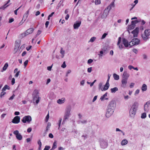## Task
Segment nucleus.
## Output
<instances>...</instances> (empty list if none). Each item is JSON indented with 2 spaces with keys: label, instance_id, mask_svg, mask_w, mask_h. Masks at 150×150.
Here are the masks:
<instances>
[{
  "label": "nucleus",
  "instance_id": "nucleus-1",
  "mask_svg": "<svg viewBox=\"0 0 150 150\" xmlns=\"http://www.w3.org/2000/svg\"><path fill=\"white\" fill-rule=\"evenodd\" d=\"M139 103L137 101L135 102L132 105L129 110L130 117H133L135 115L138 108Z\"/></svg>",
  "mask_w": 150,
  "mask_h": 150
},
{
  "label": "nucleus",
  "instance_id": "nucleus-2",
  "mask_svg": "<svg viewBox=\"0 0 150 150\" xmlns=\"http://www.w3.org/2000/svg\"><path fill=\"white\" fill-rule=\"evenodd\" d=\"M71 108L70 107L66 109L62 122V124H64L65 121L69 119L71 115Z\"/></svg>",
  "mask_w": 150,
  "mask_h": 150
},
{
  "label": "nucleus",
  "instance_id": "nucleus-3",
  "mask_svg": "<svg viewBox=\"0 0 150 150\" xmlns=\"http://www.w3.org/2000/svg\"><path fill=\"white\" fill-rule=\"evenodd\" d=\"M150 35V30L146 29L144 30V33L141 35V37L143 40L146 41L149 38V36Z\"/></svg>",
  "mask_w": 150,
  "mask_h": 150
},
{
  "label": "nucleus",
  "instance_id": "nucleus-4",
  "mask_svg": "<svg viewBox=\"0 0 150 150\" xmlns=\"http://www.w3.org/2000/svg\"><path fill=\"white\" fill-rule=\"evenodd\" d=\"M140 42V40L137 38H134L131 41L129 42V45L130 47L135 45H139Z\"/></svg>",
  "mask_w": 150,
  "mask_h": 150
},
{
  "label": "nucleus",
  "instance_id": "nucleus-5",
  "mask_svg": "<svg viewBox=\"0 0 150 150\" xmlns=\"http://www.w3.org/2000/svg\"><path fill=\"white\" fill-rule=\"evenodd\" d=\"M31 120V117L30 115L24 116L22 120V121L23 123H25L27 122L28 123H30Z\"/></svg>",
  "mask_w": 150,
  "mask_h": 150
},
{
  "label": "nucleus",
  "instance_id": "nucleus-6",
  "mask_svg": "<svg viewBox=\"0 0 150 150\" xmlns=\"http://www.w3.org/2000/svg\"><path fill=\"white\" fill-rule=\"evenodd\" d=\"M116 106V102L114 100H111L109 103L107 108L114 110Z\"/></svg>",
  "mask_w": 150,
  "mask_h": 150
},
{
  "label": "nucleus",
  "instance_id": "nucleus-7",
  "mask_svg": "<svg viewBox=\"0 0 150 150\" xmlns=\"http://www.w3.org/2000/svg\"><path fill=\"white\" fill-rule=\"evenodd\" d=\"M114 110L107 108L106 112L105 114V116L109 118L113 114L114 112Z\"/></svg>",
  "mask_w": 150,
  "mask_h": 150
},
{
  "label": "nucleus",
  "instance_id": "nucleus-8",
  "mask_svg": "<svg viewBox=\"0 0 150 150\" xmlns=\"http://www.w3.org/2000/svg\"><path fill=\"white\" fill-rule=\"evenodd\" d=\"M13 134L16 135V137L17 139L21 140L22 139V136L21 134L19 133L18 131L16 130L13 132Z\"/></svg>",
  "mask_w": 150,
  "mask_h": 150
},
{
  "label": "nucleus",
  "instance_id": "nucleus-9",
  "mask_svg": "<svg viewBox=\"0 0 150 150\" xmlns=\"http://www.w3.org/2000/svg\"><path fill=\"white\" fill-rule=\"evenodd\" d=\"M20 117L18 116H15L12 121V122L14 124H18L20 121Z\"/></svg>",
  "mask_w": 150,
  "mask_h": 150
},
{
  "label": "nucleus",
  "instance_id": "nucleus-10",
  "mask_svg": "<svg viewBox=\"0 0 150 150\" xmlns=\"http://www.w3.org/2000/svg\"><path fill=\"white\" fill-rule=\"evenodd\" d=\"M139 32V28L138 27H137L132 32V33L133 34V37L134 38L137 37Z\"/></svg>",
  "mask_w": 150,
  "mask_h": 150
},
{
  "label": "nucleus",
  "instance_id": "nucleus-11",
  "mask_svg": "<svg viewBox=\"0 0 150 150\" xmlns=\"http://www.w3.org/2000/svg\"><path fill=\"white\" fill-rule=\"evenodd\" d=\"M33 103H34L35 102L36 104H37L38 103L40 99V98L39 96H33Z\"/></svg>",
  "mask_w": 150,
  "mask_h": 150
},
{
  "label": "nucleus",
  "instance_id": "nucleus-12",
  "mask_svg": "<svg viewBox=\"0 0 150 150\" xmlns=\"http://www.w3.org/2000/svg\"><path fill=\"white\" fill-rule=\"evenodd\" d=\"M121 41V37H119L118 38V40L117 44V45L118 46L120 50L122 49L124 47L123 45L122 44H120Z\"/></svg>",
  "mask_w": 150,
  "mask_h": 150
},
{
  "label": "nucleus",
  "instance_id": "nucleus-13",
  "mask_svg": "<svg viewBox=\"0 0 150 150\" xmlns=\"http://www.w3.org/2000/svg\"><path fill=\"white\" fill-rule=\"evenodd\" d=\"M109 11V10L106 8L104 10L103 13L101 16V18H105L108 15Z\"/></svg>",
  "mask_w": 150,
  "mask_h": 150
},
{
  "label": "nucleus",
  "instance_id": "nucleus-14",
  "mask_svg": "<svg viewBox=\"0 0 150 150\" xmlns=\"http://www.w3.org/2000/svg\"><path fill=\"white\" fill-rule=\"evenodd\" d=\"M121 86L123 88H125L127 83V79H126L122 78L121 81Z\"/></svg>",
  "mask_w": 150,
  "mask_h": 150
},
{
  "label": "nucleus",
  "instance_id": "nucleus-15",
  "mask_svg": "<svg viewBox=\"0 0 150 150\" xmlns=\"http://www.w3.org/2000/svg\"><path fill=\"white\" fill-rule=\"evenodd\" d=\"M122 43L125 47H127L129 45L127 40L124 38L122 39Z\"/></svg>",
  "mask_w": 150,
  "mask_h": 150
},
{
  "label": "nucleus",
  "instance_id": "nucleus-16",
  "mask_svg": "<svg viewBox=\"0 0 150 150\" xmlns=\"http://www.w3.org/2000/svg\"><path fill=\"white\" fill-rule=\"evenodd\" d=\"M115 0H114V1L113 2H112L110 5L108 6L107 8H106L107 9H108L109 11L112 8H113L115 6L114 2Z\"/></svg>",
  "mask_w": 150,
  "mask_h": 150
},
{
  "label": "nucleus",
  "instance_id": "nucleus-17",
  "mask_svg": "<svg viewBox=\"0 0 150 150\" xmlns=\"http://www.w3.org/2000/svg\"><path fill=\"white\" fill-rule=\"evenodd\" d=\"M129 76V74L127 73V71H124L123 74L122 78L126 79H127Z\"/></svg>",
  "mask_w": 150,
  "mask_h": 150
},
{
  "label": "nucleus",
  "instance_id": "nucleus-18",
  "mask_svg": "<svg viewBox=\"0 0 150 150\" xmlns=\"http://www.w3.org/2000/svg\"><path fill=\"white\" fill-rule=\"evenodd\" d=\"M81 21L79 22V23H76L74 25V29H78L79 27L80 26L81 24Z\"/></svg>",
  "mask_w": 150,
  "mask_h": 150
},
{
  "label": "nucleus",
  "instance_id": "nucleus-19",
  "mask_svg": "<svg viewBox=\"0 0 150 150\" xmlns=\"http://www.w3.org/2000/svg\"><path fill=\"white\" fill-rule=\"evenodd\" d=\"M34 29L33 28H30L29 29L27 30L25 32L26 33V34L28 35L29 34H30L32 33L34 31Z\"/></svg>",
  "mask_w": 150,
  "mask_h": 150
},
{
  "label": "nucleus",
  "instance_id": "nucleus-20",
  "mask_svg": "<svg viewBox=\"0 0 150 150\" xmlns=\"http://www.w3.org/2000/svg\"><path fill=\"white\" fill-rule=\"evenodd\" d=\"M65 101V99L64 98H62L61 99H59L57 101V102L59 104L63 103Z\"/></svg>",
  "mask_w": 150,
  "mask_h": 150
},
{
  "label": "nucleus",
  "instance_id": "nucleus-21",
  "mask_svg": "<svg viewBox=\"0 0 150 150\" xmlns=\"http://www.w3.org/2000/svg\"><path fill=\"white\" fill-rule=\"evenodd\" d=\"M100 146L102 148H105L107 147V143L105 142L102 141L100 143Z\"/></svg>",
  "mask_w": 150,
  "mask_h": 150
},
{
  "label": "nucleus",
  "instance_id": "nucleus-22",
  "mask_svg": "<svg viewBox=\"0 0 150 150\" xmlns=\"http://www.w3.org/2000/svg\"><path fill=\"white\" fill-rule=\"evenodd\" d=\"M110 86L109 84L106 83L104 86L103 89H101L102 91H105L108 89Z\"/></svg>",
  "mask_w": 150,
  "mask_h": 150
},
{
  "label": "nucleus",
  "instance_id": "nucleus-23",
  "mask_svg": "<svg viewBox=\"0 0 150 150\" xmlns=\"http://www.w3.org/2000/svg\"><path fill=\"white\" fill-rule=\"evenodd\" d=\"M107 93H106L104 95H103L102 96H101L100 98V100L101 101H103L104 100H108V98H105V97L107 96Z\"/></svg>",
  "mask_w": 150,
  "mask_h": 150
},
{
  "label": "nucleus",
  "instance_id": "nucleus-24",
  "mask_svg": "<svg viewBox=\"0 0 150 150\" xmlns=\"http://www.w3.org/2000/svg\"><path fill=\"white\" fill-rule=\"evenodd\" d=\"M144 110L145 111L148 112L149 110V105L146 103L144 106Z\"/></svg>",
  "mask_w": 150,
  "mask_h": 150
},
{
  "label": "nucleus",
  "instance_id": "nucleus-25",
  "mask_svg": "<svg viewBox=\"0 0 150 150\" xmlns=\"http://www.w3.org/2000/svg\"><path fill=\"white\" fill-rule=\"evenodd\" d=\"M118 88L117 87H115L110 89L111 92L112 93H115L116 91H118Z\"/></svg>",
  "mask_w": 150,
  "mask_h": 150
},
{
  "label": "nucleus",
  "instance_id": "nucleus-26",
  "mask_svg": "<svg viewBox=\"0 0 150 150\" xmlns=\"http://www.w3.org/2000/svg\"><path fill=\"white\" fill-rule=\"evenodd\" d=\"M38 93L39 92L37 90H35L33 93V96H39L38 95Z\"/></svg>",
  "mask_w": 150,
  "mask_h": 150
},
{
  "label": "nucleus",
  "instance_id": "nucleus-27",
  "mask_svg": "<svg viewBox=\"0 0 150 150\" xmlns=\"http://www.w3.org/2000/svg\"><path fill=\"white\" fill-rule=\"evenodd\" d=\"M128 143V141L126 139H123L122 140V141L121 142V144L122 145H124L127 144Z\"/></svg>",
  "mask_w": 150,
  "mask_h": 150
},
{
  "label": "nucleus",
  "instance_id": "nucleus-28",
  "mask_svg": "<svg viewBox=\"0 0 150 150\" xmlns=\"http://www.w3.org/2000/svg\"><path fill=\"white\" fill-rule=\"evenodd\" d=\"M147 89V86L145 84H143L142 87V91H146Z\"/></svg>",
  "mask_w": 150,
  "mask_h": 150
},
{
  "label": "nucleus",
  "instance_id": "nucleus-29",
  "mask_svg": "<svg viewBox=\"0 0 150 150\" xmlns=\"http://www.w3.org/2000/svg\"><path fill=\"white\" fill-rule=\"evenodd\" d=\"M57 143L55 142H54L53 144L52 148L50 150H53L57 148Z\"/></svg>",
  "mask_w": 150,
  "mask_h": 150
},
{
  "label": "nucleus",
  "instance_id": "nucleus-30",
  "mask_svg": "<svg viewBox=\"0 0 150 150\" xmlns=\"http://www.w3.org/2000/svg\"><path fill=\"white\" fill-rule=\"evenodd\" d=\"M113 76L115 80H118L119 79V76L115 74H113Z\"/></svg>",
  "mask_w": 150,
  "mask_h": 150
},
{
  "label": "nucleus",
  "instance_id": "nucleus-31",
  "mask_svg": "<svg viewBox=\"0 0 150 150\" xmlns=\"http://www.w3.org/2000/svg\"><path fill=\"white\" fill-rule=\"evenodd\" d=\"M8 66V64L7 63H6L4 65V67L3 68V70L5 71Z\"/></svg>",
  "mask_w": 150,
  "mask_h": 150
},
{
  "label": "nucleus",
  "instance_id": "nucleus-32",
  "mask_svg": "<svg viewBox=\"0 0 150 150\" xmlns=\"http://www.w3.org/2000/svg\"><path fill=\"white\" fill-rule=\"evenodd\" d=\"M96 39V38L95 37H92L90 39V40L88 41V42H93Z\"/></svg>",
  "mask_w": 150,
  "mask_h": 150
},
{
  "label": "nucleus",
  "instance_id": "nucleus-33",
  "mask_svg": "<svg viewBox=\"0 0 150 150\" xmlns=\"http://www.w3.org/2000/svg\"><path fill=\"white\" fill-rule=\"evenodd\" d=\"M60 53L62 54V58H63L64 56V54L65 53V51L63 50L62 48H61L60 51Z\"/></svg>",
  "mask_w": 150,
  "mask_h": 150
},
{
  "label": "nucleus",
  "instance_id": "nucleus-34",
  "mask_svg": "<svg viewBox=\"0 0 150 150\" xmlns=\"http://www.w3.org/2000/svg\"><path fill=\"white\" fill-rule=\"evenodd\" d=\"M9 89V87L7 85H5L4 87L2 88V91H5L6 89Z\"/></svg>",
  "mask_w": 150,
  "mask_h": 150
},
{
  "label": "nucleus",
  "instance_id": "nucleus-35",
  "mask_svg": "<svg viewBox=\"0 0 150 150\" xmlns=\"http://www.w3.org/2000/svg\"><path fill=\"white\" fill-rule=\"evenodd\" d=\"M38 144L39 145V147L38 149L40 150L42 146V143L40 139L38 140Z\"/></svg>",
  "mask_w": 150,
  "mask_h": 150
},
{
  "label": "nucleus",
  "instance_id": "nucleus-36",
  "mask_svg": "<svg viewBox=\"0 0 150 150\" xmlns=\"http://www.w3.org/2000/svg\"><path fill=\"white\" fill-rule=\"evenodd\" d=\"M135 27V26L134 25L131 23V24L130 25H129L128 27V29L129 30H132Z\"/></svg>",
  "mask_w": 150,
  "mask_h": 150
},
{
  "label": "nucleus",
  "instance_id": "nucleus-37",
  "mask_svg": "<svg viewBox=\"0 0 150 150\" xmlns=\"http://www.w3.org/2000/svg\"><path fill=\"white\" fill-rule=\"evenodd\" d=\"M146 117V113H143L142 114L141 117L142 119H144Z\"/></svg>",
  "mask_w": 150,
  "mask_h": 150
},
{
  "label": "nucleus",
  "instance_id": "nucleus-38",
  "mask_svg": "<svg viewBox=\"0 0 150 150\" xmlns=\"http://www.w3.org/2000/svg\"><path fill=\"white\" fill-rule=\"evenodd\" d=\"M27 35L26 34V33L25 32L21 34L20 35V37L21 38H23Z\"/></svg>",
  "mask_w": 150,
  "mask_h": 150
},
{
  "label": "nucleus",
  "instance_id": "nucleus-39",
  "mask_svg": "<svg viewBox=\"0 0 150 150\" xmlns=\"http://www.w3.org/2000/svg\"><path fill=\"white\" fill-rule=\"evenodd\" d=\"M51 126V124L50 122H48L47 124V126L46 127V131H48L50 127Z\"/></svg>",
  "mask_w": 150,
  "mask_h": 150
},
{
  "label": "nucleus",
  "instance_id": "nucleus-40",
  "mask_svg": "<svg viewBox=\"0 0 150 150\" xmlns=\"http://www.w3.org/2000/svg\"><path fill=\"white\" fill-rule=\"evenodd\" d=\"M28 16V15H27V14H25L23 16V19H22L24 21H25L27 19Z\"/></svg>",
  "mask_w": 150,
  "mask_h": 150
},
{
  "label": "nucleus",
  "instance_id": "nucleus-41",
  "mask_svg": "<svg viewBox=\"0 0 150 150\" xmlns=\"http://www.w3.org/2000/svg\"><path fill=\"white\" fill-rule=\"evenodd\" d=\"M87 123L86 120H83L82 121H80L79 122V123H81L83 124H86Z\"/></svg>",
  "mask_w": 150,
  "mask_h": 150
},
{
  "label": "nucleus",
  "instance_id": "nucleus-42",
  "mask_svg": "<svg viewBox=\"0 0 150 150\" xmlns=\"http://www.w3.org/2000/svg\"><path fill=\"white\" fill-rule=\"evenodd\" d=\"M100 4V0H96L95 2V4L96 5H97L99 4Z\"/></svg>",
  "mask_w": 150,
  "mask_h": 150
},
{
  "label": "nucleus",
  "instance_id": "nucleus-43",
  "mask_svg": "<svg viewBox=\"0 0 150 150\" xmlns=\"http://www.w3.org/2000/svg\"><path fill=\"white\" fill-rule=\"evenodd\" d=\"M6 4H5L4 5H3V6L1 7L0 8V9H3V8L4 9V8H6V7H8V6L9 5H6Z\"/></svg>",
  "mask_w": 150,
  "mask_h": 150
},
{
  "label": "nucleus",
  "instance_id": "nucleus-44",
  "mask_svg": "<svg viewBox=\"0 0 150 150\" xmlns=\"http://www.w3.org/2000/svg\"><path fill=\"white\" fill-rule=\"evenodd\" d=\"M6 4H5L4 5H3V6L1 7L0 8V9H3V8L4 9V8H6V7H8V6L9 5H6Z\"/></svg>",
  "mask_w": 150,
  "mask_h": 150
},
{
  "label": "nucleus",
  "instance_id": "nucleus-45",
  "mask_svg": "<svg viewBox=\"0 0 150 150\" xmlns=\"http://www.w3.org/2000/svg\"><path fill=\"white\" fill-rule=\"evenodd\" d=\"M66 65L65 64V62H64L62 64V65L61 67L63 68H64L66 67Z\"/></svg>",
  "mask_w": 150,
  "mask_h": 150
},
{
  "label": "nucleus",
  "instance_id": "nucleus-46",
  "mask_svg": "<svg viewBox=\"0 0 150 150\" xmlns=\"http://www.w3.org/2000/svg\"><path fill=\"white\" fill-rule=\"evenodd\" d=\"M4 91H2V92L1 93L0 95V97L1 98H2V97L6 93L4 92Z\"/></svg>",
  "mask_w": 150,
  "mask_h": 150
},
{
  "label": "nucleus",
  "instance_id": "nucleus-47",
  "mask_svg": "<svg viewBox=\"0 0 150 150\" xmlns=\"http://www.w3.org/2000/svg\"><path fill=\"white\" fill-rule=\"evenodd\" d=\"M49 117V114H48L46 116V119L45 120V122H47L48 121V120Z\"/></svg>",
  "mask_w": 150,
  "mask_h": 150
},
{
  "label": "nucleus",
  "instance_id": "nucleus-48",
  "mask_svg": "<svg viewBox=\"0 0 150 150\" xmlns=\"http://www.w3.org/2000/svg\"><path fill=\"white\" fill-rule=\"evenodd\" d=\"M103 85V83H100L98 85V87L99 89H100L101 90V89H103V88H102L101 87H102Z\"/></svg>",
  "mask_w": 150,
  "mask_h": 150
},
{
  "label": "nucleus",
  "instance_id": "nucleus-49",
  "mask_svg": "<svg viewBox=\"0 0 150 150\" xmlns=\"http://www.w3.org/2000/svg\"><path fill=\"white\" fill-rule=\"evenodd\" d=\"M107 35V34L106 33H104L102 35L101 39H103L105 38L106 35Z\"/></svg>",
  "mask_w": 150,
  "mask_h": 150
},
{
  "label": "nucleus",
  "instance_id": "nucleus-50",
  "mask_svg": "<svg viewBox=\"0 0 150 150\" xmlns=\"http://www.w3.org/2000/svg\"><path fill=\"white\" fill-rule=\"evenodd\" d=\"M50 148L49 146H46L45 148L44 149V150H48Z\"/></svg>",
  "mask_w": 150,
  "mask_h": 150
},
{
  "label": "nucleus",
  "instance_id": "nucleus-51",
  "mask_svg": "<svg viewBox=\"0 0 150 150\" xmlns=\"http://www.w3.org/2000/svg\"><path fill=\"white\" fill-rule=\"evenodd\" d=\"M41 33V30H38V31L37 34H36L35 36V37H37L38 35H39Z\"/></svg>",
  "mask_w": 150,
  "mask_h": 150
},
{
  "label": "nucleus",
  "instance_id": "nucleus-52",
  "mask_svg": "<svg viewBox=\"0 0 150 150\" xmlns=\"http://www.w3.org/2000/svg\"><path fill=\"white\" fill-rule=\"evenodd\" d=\"M15 83V79L13 78L12 79L11 81V84L12 85H13Z\"/></svg>",
  "mask_w": 150,
  "mask_h": 150
},
{
  "label": "nucleus",
  "instance_id": "nucleus-53",
  "mask_svg": "<svg viewBox=\"0 0 150 150\" xmlns=\"http://www.w3.org/2000/svg\"><path fill=\"white\" fill-rule=\"evenodd\" d=\"M136 21H136V20L132 21L131 22V23L134 25L135 26V24L137 23Z\"/></svg>",
  "mask_w": 150,
  "mask_h": 150
},
{
  "label": "nucleus",
  "instance_id": "nucleus-54",
  "mask_svg": "<svg viewBox=\"0 0 150 150\" xmlns=\"http://www.w3.org/2000/svg\"><path fill=\"white\" fill-rule=\"evenodd\" d=\"M93 60L91 59H90L88 61V64H91L93 62Z\"/></svg>",
  "mask_w": 150,
  "mask_h": 150
},
{
  "label": "nucleus",
  "instance_id": "nucleus-55",
  "mask_svg": "<svg viewBox=\"0 0 150 150\" xmlns=\"http://www.w3.org/2000/svg\"><path fill=\"white\" fill-rule=\"evenodd\" d=\"M20 72V71H17V72L16 73V74L15 75V76L16 77H17L19 75V74Z\"/></svg>",
  "mask_w": 150,
  "mask_h": 150
},
{
  "label": "nucleus",
  "instance_id": "nucleus-56",
  "mask_svg": "<svg viewBox=\"0 0 150 150\" xmlns=\"http://www.w3.org/2000/svg\"><path fill=\"white\" fill-rule=\"evenodd\" d=\"M52 65L51 66L48 67H47V69L49 71H51V69L52 67Z\"/></svg>",
  "mask_w": 150,
  "mask_h": 150
},
{
  "label": "nucleus",
  "instance_id": "nucleus-57",
  "mask_svg": "<svg viewBox=\"0 0 150 150\" xmlns=\"http://www.w3.org/2000/svg\"><path fill=\"white\" fill-rule=\"evenodd\" d=\"M92 67H90L88 69V72L89 73H90L92 71Z\"/></svg>",
  "mask_w": 150,
  "mask_h": 150
},
{
  "label": "nucleus",
  "instance_id": "nucleus-58",
  "mask_svg": "<svg viewBox=\"0 0 150 150\" xmlns=\"http://www.w3.org/2000/svg\"><path fill=\"white\" fill-rule=\"evenodd\" d=\"M134 83H131L129 86V87L130 88H133L134 86Z\"/></svg>",
  "mask_w": 150,
  "mask_h": 150
},
{
  "label": "nucleus",
  "instance_id": "nucleus-59",
  "mask_svg": "<svg viewBox=\"0 0 150 150\" xmlns=\"http://www.w3.org/2000/svg\"><path fill=\"white\" fill-rule=\"evenodd\" d=\"M49 22L48 21H47L45 23V26L46 28H47L49 24Z\"/></svg>",
  "mask_w": 150,
  "mask_h": 150
},
{
  "label": "nucleus",
  "instance_id": "nucleus-60",
  "mask_svg": "<svg viewBox=\"0 0 150 150\" xmlns=\"http://www.w3.org/2000/svg\"><path fill=\"white\" fill-rule=\"evenodd\" d=\"M28 60H26L24 62V65L25 67H26L28 64Z\"/></svg>",
  "mask_w": 150,
  "mask_h": 150
},
{
  "label": "nucleus",
  "instance_id": "nucleus-61",
  "mask_svg": "<svg viewBox=\"0 0 150 150\" xmlns=\"http://www.w3.org/2000/svg\"><path fill=\"white\" fill-rule=\"evenodd\" d=\"M133 51L135 54H137L138 52V50L136 49H133L132 50Z\"/></svg>",
  "mask_w": 150,
  "mask_h": 150
},
{
  "label": "nucleus",
  "instance_id": "nucleus-62",
  "mask_svg": "<svg viewBox=\"0 0 150 150\" xmlns=\"http://www.w3.org/2000/svg\"><path fill=\"white\" fill-rule=\"evenodd\" d=\"M142 57L144 59H146L147 58V56L145 54H143L142 55Z\"/></svg>",
  "mask_w": 150,
  "mask_h": 150
},
{
  "label": "nucleus",
  "instance_id": "nucleus-63",
  "mask_svg": "<svg viewBox=\"0 0 150 150\" xmlns=\"http://www.w3.org/2000/svg\"><path fill=\"white\" fill-rule=\"evenodd\" d=\"M124 97L125 99V100H127L130 98V97H129L128 95L125 96Z\"/></svg>",
  "mask_w": 150,
  "mask_h": 150
},
{
  "label": "nucleus",
  "instance_id": "nucleus-64",
  "mask_svg": "<svg viewBox=\"0 0 150 150\" xmlns=\"http://www.w3.org/2000/svg\"><path fill=\"white\" fill-rule=\"evenodd\" d=\"M85 83V81L83 80L80 82V84L81 85L83 86Z\"/></svg>",
  "mask_w": 150,
  "mask_h": 150
}]
</instances>
